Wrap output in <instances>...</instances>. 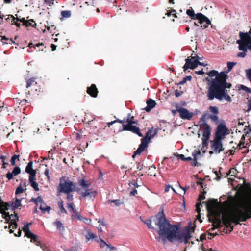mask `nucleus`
Returning a JSON list of instances; mask_svg holds the SVG:
<instances>
[{"instance_id": "f257e3e1", "label": "nucleus", "mask_w": 251, "mask_h": 251, "mask_svg": "<svg viewBox=\"0 0 251 251\" xmlns=\"http://www.w3.org/2000/svg\"><path fill=\"white\" fill-rule=\"evenodd\" d=\"M206 74L210 77L215 76L214 79H210L209 77L205 78L208 86L206 92L207 100L211 101L216 99L222 101L225 99L226 101L231 102L232 99L227 89H230L232 84L227 82L228 75L224 71L219 73L213 70L206 73Z\"/></svg>"}, {"instance_id": "f03ea898", "label": "nucleus", "mask_w": 251, "mask_h": 251, "mask_svg": "<svg viewBox=\"0 0 251 251\" xmlns=\"http://www.w3.org/2000/svg\"><path fill=\"white\" fill-rule=\"evenodd\" d=\"M156 226L159 227L158 233L164 240L167 238L170 242H173L177 240L180 243L185 242V236L183 231L179 233L177 226L171 225L166 219L163 210L158 212V214L153 218Z\"/></svg>"}, {"instance_id": "7ed1b4c3", "label": "nucleus", "mask_w": 251, "mask_h": 251, "mask_svg": "<svg viewBox=\"0 0 251 251\" xmlns=\"http://www.w3.org/2000/svg\"><path fill=\"white\" fill-rule=\"evenodd\" d=\"M251 218V204L243 206L242 208L224 213L222 216V223L226 228H229L228 233H231L233 230L232 223L239 224L240 222H245Z\"/></svg>"}, {"instance_id": "20e7f679", "label": "nucleus", "mask_w": 251, "mask_h": 251, "mask_svg": "<svg viewBox=\"0 0 251 251\" xmlns=\"http://www.w3.org/2000/svg\"><path fill=\"white\" fill-rule=\"evenodd\" d=\"M58 191L60 193H69L73 191L79 192L80 188L77 187L75 184L69 178L66 179L65 177L62 176L60 178Z\"/></svg>"}, {"instance_id": "39448f33", "label": "nucleus", "mask_w": 251, "mask_h": 251, "mask_svg": "<svg viewBox=\"0 0 251 251\" xmlns=\"http://www.w3.org/2000/svg\"><path fill=\"white\" fill-rule=\"evenodd\" d=\"M85 176H83L82 178H78L77 180L78 185L83 189L84 191H82L80 188V191L77 192L81 197L86 198L89 197H95L97 195V191L93 190V189H89V187L91 185V183L88 181L85 180Z\"/></svg>"}, {"instance_id": "423d86ee", "label": "nucleus", "mask_w": 251, "mask_h": 251, "mask_svg": "<svg viewBox=\"0 0 251 251\" xmlns=\"http://www.w3.org/2000/svg\"><path fill=\"white\" fill-rule=\"evenodd\" d=\"M130 114L128 115V118L126 119L127 124H123V130L129 131L132 132L137 134L139 137H143V134L141 133L140 128L133 124H137V121H134V116H132L129 118Z\"/></svg>"}, {"instance_id": "0eeeda50", "label": "nucleus", "mask_w": 251, "mask_h": 251, "mask_svg": "<svg viewBox=\"0 0 251 251\" xmlns=\"http://www.w3.org/2000/svg\"><path fill=\"white\" fill-rule=\"evenodd\" d=\"M240 40H238L236 43L239 44L238 48L240 50L243 51H247V49H249V43L247 39H248V32H243L240 31L239 32Z\"/></svg>"}, {"instance_id": "6e6552de", "label": "nucleus", "mask_w": 251, "mask_h": 251, "mask_svg": "<svg viewBox=\"0 0 251 251\" xmlns=\"http://www.w3.org/2000/svg\"><path fill=\"white\" fill-rule=\"evenodd\" d=\"M200 126L203 128L202 136L205 138L206 140L209 139L211 134V128L210 126L206 122L205 116L203 115L200 119Z\"/></svg>"}, {"instance_id": "1a4fd4ad", "label": "nucleus", "mask_w": 251, "mask_h": 251, "mask_svg": "<svg viewBox=\"0 0 251 251\" xmlns=\"http://www.w3.org/2000/svg\"><path fill=\"white\" fill-rule=\"evenodd\" d=\"M228 133V129L226 125L220 123L217 127L215 138L223 140L224 139L225 135Z\"/></svg>"}, {"instance_id": "9d476101", "label": "nucleus", "mask_w": 251, "mask_h": 251, "mask_svg": "<svg viewBox=\"0 0 251 251\" xmlns=\"http://www.w3.org/2000/svg\"><path fill=\"white\" fill-rule=\"evenodd\" d=\"M211 142V147L215 153H219L224 150L222 143V139L215 138Z\"/></svg>"}, {"instance_id": "9b49d317", "label": "nucleus", "mask_w": 251, "mask_h": 251, "mask_svg": "<svg viewBox=\"0 0 251 251\" xmlns=\"http://www.w3.org/2000/svg\"><path fill=\"white\" fill-rule=\"evenodd\" d=\"M179 111V117L183 120H191L195 114L190 112L187 109L183 107L180 108Z\"/></svg>"}, {"instance_id": "f8f14e48", "label": "nucleus", "mask_w": 251, "mask_h": 251, "mask_svg": "<svg viewBox=\"0 0 251 251\" xmlns=\"http://www.w3.org/2000/svg\"><path fill=\"white\" fill-rule=\"evenodd\" d=\"M10 206L8 202H4L0 205V213L2 214L3 218L5 219H10L11 217L14 216L13 214L10 215L9 212L5 211L9 209Z\"/></svg>"}, {"instance_id": "ddd939ff", "label": "nucleus", "mask_w": 251, "mask_h": 251, "mask_svg": "<svg viewBox=\"0 0 251 251\" xmlns=\"http://www.w3.org/2000/svg\"><path fill=\"white\" fill-rule=\"evenodd\" d=\"M157 133V129L152 127L148 130L146 133L145 136L141 139V140L149 144L150 140L153 138Z\"/></svg>"}, {"instance_id": "4468645a", "label": "nucleus", "mask_w": 251, "mask_h": 251, "mask_svg": "<svg viewBox=\"0 0 251 251\" xmlns=\"http://www.w3.org/2000/svg\"><path fill=\"white\" fill-rule=\"evenodd\" d=\"M201 151L200 150L197 151H195L192 153L193 158H192L191 157H186L185 161H191V163L192 166L197 167L201 165V164L197 162V160L198 159V156L201 155Z\"/></svg>"}, {"instance_id": "2eb2a0df", "label": "nucleus", "mask_w": 251, "mask_h": 251, "mask_svg": "<svg viewBox=\"0 0 251 251\" xmlns=\"http://www.w3.org/2000/svg\"><path fill=\"white\" fill-rule=\"evenodd\" d=\"M185 64L183 67L184 71H186L188 69H194L198 66L197 59L192 60L188 57L185 59Z\"/></svg>"}, {"instance_id": "dca6fc26", "label": "nucleus", "mask_w": 251, "mask_h": 251, "mask_svg": "<svg viewBox=\"0 0 251 251\" xmlns=\"http://www.w3.org/2000/svg\"><path fill=\"white\" fill-rule=\"evenodd\" d=\"M21 170L19 167L16 166L14 168L12 171L11 172L8 171L6 175V176L8 180H11L14 178V176H17L21 173Z\"/></svg>"}, {"instance_id": "f3484780", "label": "nucleus", "mask_w": 251, "mask_h": 251, "mask_svg": "<svg viewBox=\"0 0 251 251\" xmlns=\"http://www.w3.org/2000/svg\"><path fill=\"white\" fill-rule=\"evenodd\" d=\"M194 227H191L190 226H187L183 230L185 236V244L188 242L189 240L191 238V232H194Z\"/></svg>"}, {"instance_id": "a211bd4d", "label": "nucleus", "mask_w": 251, "mask_h": 251, "mask_svg": "<svg viewBox=\"0 0 251 251\" xmlns=\"http://www.w3.org/2000/svg\"><path fill=\"white\" fill-rule=\"evenodd\" d=\"M86 91L87 94L93 98H96L99 93L96 85L94 84H92L90 87H88Z\"/></svg>"}, {"instance_id": "6ab92c4d", "label": "nucleus", "mask_w": 251, "mask_h": 251, "mask_svg": "<svg viewBox=\"0 0 251 251\" xmlns=\"http://www.w3.org/2000/svg\"><path fill=\"white\" fill-rule=\"evenodd\" d=\"M17 20L23 23V25L25 26L26 27L31 26L33 27H35L36 26V24L33 19L26 20L25 18H23L22 19L17 18Z\"/></svg>"}, {"instance_id": "aec40b11", "label": "nucleus", "mask_w": 251, "mask_h": 251, "mask_svg": "<svg viewBox=\"0 0 251 251\" xmlns=\"http://www.w3.org/2000/svg\"><path fill=\"white\" fill-rule=\"evenodd\" d=\"M195 19L199 20V23L202 24L204 22L207 23V24H211L210 20L205 15L201 13H198L195 16Z\"/></svg>"}, {"instance_id": "412c9836", "label": "nucleus", "mask_w": 251, "mask_h": 251, "mask_svg": "<svg viewBox=\"0 0 251 251\" xmlns=\"http://www.w3.org/2000/svg\"><path fill=\"white\" fill-rule=\"evenodd\" d=\"M141 144L139 145L137 150L134 152L132 155V158H134L136 155H140L141 153L146 149L148 146V144L146 142L141 140Z\"/></svg>"}, {"instance_id": "4be33fe9", "label": "nucleus", "mask_w": 251, "mask_h": 251, "mask_svg": "<svg viewBox=\"0 0 251 251\" xmlns=\"http://www.w3.org/2000/svg\"><path fill=\"white\" fill-rule=\"evenodd\" d=\"M28 47L30 48H34L36 51H46V50H45V49L46 48V47L44 46L43 43H38L34 44L30 42L28 45Z\"/></svg>"}, {"instance_id": "5701e85b", "label": "nucleus", "mask_w": 251, "mask_h": 251, "mask_svg": "<svg viewBox=\"0 0 251 251\" xmlns=\"http://www.w3.org/2000/svg\"><path fill=\"white\" fill-rule=\"evenodd\" d=\"M25 172L29 174V176H34L36 175V170L33 169V162L29 161L26 166Z\"/></svg>"}, {"instance_id": "b1692460", "label": "nucleus", "mask_w": 251, "mask_h": 251, "mask_svg": "<svg viewBox=\"0 0 251 251\" xmlns=\"http://www.w3.org/2000/svg\"><path fill=\"white\" fill-rule=\"evenodd\" d=\"M206 193V192L204 191L203 192L201 193V194H200V195L199 196V198H198L197 200L199 202H198L196 204V210L197 212L198 213H200V212L201 211L200 206L201 205V201L202 200H204L205 198L204 194Z\"/></svg>"}, {"instance_id": "393cba45", "label": "nucleus", "mask_w": 251, "mask_h": 251, "mask_svg": "<svg viewBox=\"0 0 251 251\" xmlns=\"http://www.w3.org/2000/svg\"><path fill=\"white\" fill-rule=\"evenodd\" d=\"M147 106L144 108V109L147 112H150L153 107H154L156 105V102L154 100H152L151 99H149L147 100Z\"/></svg>"}, {"instance_id": "a878e982", "label": "nucleus", "mask_w": 251, "mask_h": 251, "mask_svg": "<svg viewBox=\"0 0 251 251\" xmlns=\"http://www.w3.org/2000/svg\"><path fill=\"white\" fill-rule=\"evenodd\" d=\"M27 237L30 239V242L31 243H34L36 246H39V245H41L39 237L38 235L32 233Z\"/></svg>"}, {"instance_id": "bb28decb", "label": "nucleus", "mask_w": 251, "mask_h": 251, "mask_svg": "<svg viewBox=\"0 0 251 251\" xmlns=\"http://www.w3.org/2000/svg\"><path fill=\"white\" fill-rule=\"evenodd\" d=\"M36 176H29V181L30 183L31 186L34 188V189L36 191H39V189L38 188V184L36 182Z\"/></svg>"}, {"instance_id": "cd10ccee", "label": "nucleus", "mask_w": 251, "mask_h": 251, "mask_svg": "<svg viewBox=\"0 0 251 251\" xmlns=\"http://www.w3.org/2000/svg\"><path fill=\"white\" fill-rule=\"evenodd\" d=\"M14 213V217L15 219L11 220L8 227L9 229H10L11 228H12V229H16L17 228L18 226L17 222L19 221V217L17 213H15V212Z\"/></svg>"}, {"instance_id": "c85d7f7f", "label": "nucleus", "mask_w": 251, "mask_h": 251, "mask_svg": "<svg viewBox=\"0 0 251 251\" xmlns=\"http://www.w3.org/2000/svg\"><path fill=\"white\" fill-rule=\"evenodd\" d=\"M32 225L31 223H27L26 224H25L24 227L22 228V230L25 233V236L26 237L28 236L32 233H33L29 229V226Z\"/></svg>"}, {"instance_id": "c756f323", "label": "nucleus", "mask_w": 251, "mask_h": 251, "mask_svg": "<svg viewBox=\"0 0 251 251\" xmlns=\"http://www.w3.org/2000/svg\"><path fill=\"white\" fill-rule=\"evenodd\" d=\"M243 191L247 197L251 198V187L249 183H247L245 185L243 188Z\"/></svg>"}, {"instance_id": "7c9ffc66", "label": "nucleus", "mask_w": 251, "mask_h": 251, "mask_svg": "<svg viewBox=\"0 0 251 251\" xmlns=\"http://www.w3.org/2000/svg\"><path fill=\"white\" fill-rule=\"evenodd\" d=\"M11 206L13 210H15L16 209H21V201L19 199H16L14 202H13Z\"/></svg>"}, {"instance_id": "2f4dec72", "label": "nucleus", "mask_w": 251, "mask_h": 251, "mask_svg": "<svg viewBox=\"0 0 251 251\" xmlns=\"http://www.w3.org/2000/svg\"><path fill=\"white\" fill-rule=\"evenodd\" d=\"M217 202V200L214 199H209L207 200L206 203V207L207 208H213L215 205V204Z\"/></svg>"}, {"instance_id": "473e14b6", "label": "nucleus", "mask_w": 251, "mask_h": 251, "mask_svg": "<svg viewBox=\"0 0 251 251\" xmlns=\"http://www.w3.org/2000/svg\"><path fill=\"white\" fill-rule=\"evenodd\" d=\"M40 209L43 213H45L46 212L50 213V211L51 209V208L50 206H47L46 203L43 201L40 205Z\"/></svg>"}, {"instance_id": "72a5a7b5", "label": "nucleus", "mask_w": 251, "mask_h": 251, "mask_svg": "<svg viewBox=\"0 0 251 251\" xmlns=\"http://www.w3.org/2000/svg\"><path fill=\"white\" fill-rule=\"evenodd\" d=\"M222 223V219L221 220L220 219H216L213 222L212 226H215V228H216V229L220 228L223 226Z\"/></svg>"}, {"instance_id": "f704fd0d", "label": "nucleus", "mask_w": 251, "mask_h": 251, "mask_svg": "<svg viewBox=\"0 0 251 251\" xmlns=\"http://www.w3.org/2000/svg\"><path fill=\"white\" fill-rule=\"evenodd\" d=\"M158 214V213L154 216H152L151 219L146 220L144 222V223L147 225V226L149 228H150V229H153L154 228V227L151 225V223H152V221H153L155 223V222L153 221V218L154 217H156Z\"/></svg>"}, {"instance_id": "c9c22d12", "label": "nucleus", "mask_w": 251, "mask_h": 251, "mask_svg": "<svg viewBox=\"0 0 251 251\" xmlns=\"http://www.w3.org/2000/svg\"><path fill=\"white\" fill-rule=\"evenodd\" d=\"M186 14L193 20H195V16H196L197 14H195L194 11L193 10L192 8L191 7L190 9H187L186 11Z\"/></svg>"}, {"instance_id": "e433bc0d", "label": "nucleus", "mask_w": 251, "mask_h": 251, "mask_svg": "<svg viewBox=\"0 0 251 251\" xmlns=\"http://www.w3.org/2000/svg\"><path fill=\"white\" fill-rule=\"evenodd\" d=\"M1 40L4 44H12L15 43V42L12 39H9L5 36L2 37Z\"/></svg>"}, {"instance_id": "4c0bfd02", "label": "nucleus", "mask_w": 251, "mask_h": 251, "mask_svg": "<svg viewBox=\"0 0 251 251\" xmlns=\"http://www.w3.org/2000/svg\"><path fill=\"white\" fill-rule=\"evenodd\" d=\"M74 214L72 215V219H77L78 220H82V217L81 216V214L79 212L76 211L75 210L74 212H73Z\"/></svg>"}, {"instance_id": "58836bf2", "label": "nucleus", "mask_w": 251, "mask_h": 251, "mask_svg": "<svg viewBox=\"0 0 251 251\" xmlns=\"http://www.w3.org/2000/svg\"><path fill=\"white\" fill-rule=\"evenodd\" d=\"M86 238L87 240L95 239L97 238V236L95 235L92 231L89 230L86 235Z\"/></svg>"}, {"instance_id": "ea45409f", "label": "nucleus", "mask_w": 251, "mask_h": 251, "mask_svg": "<svg viewBox=\"0 0 251 251\" xmlns=\"http://www.w3.org/2000/svg\"><path fill=\"white\" fill-rule=\"evenodd\" d=\"M54 225L56 226L57 228L59 230H64V227L63 224L60 221H56L54 223Z\"/></svg>"}, {"instance_id": "a19ab883", "label": "nucleus", "mask_w": 251, "mask_h": 251, "mask_svg": "<svg viewBox=\"0 0 251 251\" xmlns=\"http://www.w3.org/2000/svg\"><path fill=\"white\" fill-rule=\"evenodd\" d=\"M245 136H244V135H243L242 137H241V138L240 141V142L239 143V144H238V146H237L239 148V149H241V146H243V148H247V145L248 144L247 143L246 144V145L244 146V144H245Z\"/></svg>"}, {"instance_id": "79ce46f5", "label": "nucleus", "mask_w": 251, "mask_h": 251, "mask_svg": "<svg viewBox=\"0 0 251 251\" xmlns=\"http://www.w3.org/2000/svg\"><path fill=\"white\" fill-rule=\"evenodd\" d=\"M245 136H244V135H243L242 137H241V138L240 141V142L239 143V144H238V146H237L239 148V149H241V146H243V148H247V145L248 144L247 143L246 144V145L244 146V144H245Z\"/></svg>"}, {"instance_id": "37998d69", "label": "nucleus", "mask_w": 251, "mask_h": 251, "mask_svg": "<svg viewBox=\"0 0 251 251\" xmlns=\"http://www.w3.org/2000/svg\"><path fill=\"white\" fill-rule=\"evenodd\" d=\"M245 136H244V135H243L242 137H241V138L240 141V142L239 143V144H238V146H237L239 148V149H241V146H243V148H247V145L248 144L247 143L246 144V145L244 146V144H245Z\"/></svg>"}, {"instance_id": "c03bdc74", "label": "nucleus", "mask_w": 251, "mask_h": 251, "mask_svg": "<svg viewBox=\"0 0 251 251\" xmlns=\"http://www.w3.org/2000/svg\"><path fill=\"white\" fill-rule=\"evenodd\" d=\"M43 201V199L41 196H38L36 198H32L30 200L31 202H33L36 204H38V202L41 203Z\"/></svg>"}, {"instance_id": "a18cd8bd", "label": "nucleus", "mask_w": 251, "mask_h": 251, "mask_svg": "<svg viewBox=\"0 0 251 251\" xmlns=\"http://www.w3.org/2000/svg\"><path fill=\"white\" fill-rule=\"evenodd\" d=\"M19 157H20L19 155H16V154H14V155H13L12 156L11 160H10V162H11V164L12 166L15 165V164H16L15 160L16 159H18V160H19Z\"/></svg>"}, {"instance_id": "49530a36", "label": "nucleus", "mask_w": 251, "mask_h": 251, "mask_svg": "<svg viewBox=\"0 0 251 251\" xmlns=\"http://www.w3.org/2000/svg\"><path fill=\"white\" fill-rule=\"evenodd\" d=\"M108 202L109 203H115V205L117 206H119L123 204V202L121 201V200L119 199L117 200H108Z\"/></svg>"}, {"instance_id": "de8ad7c7", "label": "nucleus", "mask_w": 251, "mask_h": 251, "mask_svg": "<svg viewBox=\"0 0 251 251\" xmlns=\"http://www.w3.org/2000/svg\"><path fill=\"white\" fill-rule=\"evenodd\" d=\"M36 78L35 77H32L29 79H28L26 81V88H29L30 87L32 84L35 82Z\"/></svg>"}, {"instance_id": "09e8293b", "label": "nucleus", "mask_w": 251, "mask_h": 251, "mask_svg": "<svg viewBox=\"0 0 251 251\" xmlns=\"http://www.w3.org/2000/svg\"><path fill=\"white\" fill-rule=\"evenodd\" d=\"M209 109L211 113H214L216 115H217L219 113L218 108L215 106H210Z\"/></svg>"}, {"instance_id": "8fccbe9b", "label": "nucleus", "mask_w": 251, "mask_h": 251, "mask_svg": "<svg viewBox=\"0 0 251 251\" xmlns=\"http://www.w3.org/2000/svg\"><path fill=\"white\" fill-rule=\"evenodd\" d=\"M61 16L64 18H69L71 16V12L70 11H62L61 13Z\"/></svg>"}, {"instance_id": "3c124183", "label": "nucleus", "mask_w": 251, "mask_h": 251, "mask_svg": "<svg viewBox=\"0 0 251 251\" xmlns=\"http://www.w3.org/2000/svg\"><path fill=\"white\" fill-rule=\"evenodd\" d=\"M215 175H216V177L215 179L217 181H219L220 180L221 177L223 176L224 175L222 174L221 173L220 170L218 171H215Z\"/></svg>"}, {"instance_id": "603ef678", "label": "nucleus", "mask_w": 251, "mask_h": 251, "mask_svg": "<svg viewBox=\"0 0 251 251\" xmlns=\"http://www.w3.org/2000/svg\"><path fill=\"white\" fill-rule=\"evenodd\" d=\"M236 64V62H228L227 63L228 71H230L233 68V66Z\"/></svg>"}, {"instance_id": "864d4df0", "label": "nucleus", "mask_w": 251, "mask_h": 251, "mask_svg": "<svg viewBox=\"0 0 251 251\" xmlns=\"http://www.w3.org/2000/svg\"><path fill=\"white\" fill-rule=\"evenodd\" d=\"M24 190L22 188L21 184H20L19 186L16 188V190L15 191V194L18 195L19 194L24 192Z\"/></svg>"}, {"instance_id": "5fc2aeb1", "label": "nucleus", "mask_w": 251, "mask_h": 251, "mask_svg": "<svg viewBox=\"0 0 251 251\" xmlns=\"http://www.w3.org/2000/svg\"><path fill=\"white\" fill-rule=\"evenodd\" d=\"M71 192L65 193L66 195V199L69 202L72 201L73 200V195L71 193Z\"/></svg>"}, {"instance_id": "6e6d98bb", "label": "nucleus", "mask_w": 251, "mask_h": 251, "mask_svg": "<svg viewBox=\"0 0 251 251\" xmlns=\"http://www.w3.org/2000/svg\"><path fill=\"white\" fill-rule=\"evenodd\" d=\"M100 242L103 243L108 248H109L111 250H116V248L115 247H113L111 246L110 244H107L103 240L100 239Z\"/></svg>"}, {"instance_id": "4d7b16f0", "label": "nucleus", "mask_w": 251, "mask_h": 251, "mask_svg": "<svg viewBox=\"0 0 251 251\" xmlns=\"http://www.w3.org/2000/svg\"><path fill=\"white\" fill-rule=\"evenodd\" d=\"M248 36L249 38L248 39H247L249 43V49L250 50H251V28H250V30L249 31V32H248Z\"/></svg>"}, {"instance_id": "13d9d810", "label": "nucleus", "mask_w": 251, "mask_h": 251, "mask_svg": "<svg viewBox=\"0 0 251 251\" xmlns=\"http://www.w3.org/2000/svg\"><path fill=\"white\" fill-rule=\"evenodd\" d=\"M58 206L60 209V211L62 213H67V211L66 210V209L64 208V206H63V202H59L58 203Z\"/></svg>"}, {"instance_id": "bf43d9fd", "label": "nucleus", "mask_w": 251, "mask_h": 251, "mask_svg": "<svg viewBox=\"0 0 251 251\" xmlns=\"http://www.w3.org/2000/svg\"><path fill=\"white\" fill-rule=\"evenodd\" d=\"M39 246H40L44 251H51L50 248L46 245L41 243V245H39Z\"/></svg>"}, {"instance_id": "052dcab7", "label": "nucleus", "mask_w": 251, "mask_h": 251, "mask_svg": "<svg viewBox=\"0 0 251 251\" xmlns=\"http://www.w3.org/2000/svg\"><path fill=\"white\" fill-rule=\"evenodd\" d=\"M245 72L248 79L251 80V68L246 70Z\"/></svg>"}, {"instance_id": "680f3d73", "label": "nucleus", "mask_w": 251, "mask_h": 251, "mask_svg": "<svg viewBox=\"0 0 251 251\" xmlns=\"http://www.w3.org/2000/svg\"><path fill=\"white\" fill-rule=\"evenodd\" d=\"M10 17H11V18H12V19H13V23L12 24L15 25H16V26H17V27H19H19H20V26H21V24H20V23H18V22H15V20L16 19L17 20V18H15V17H14V16H13V15H10Z\"/></svg>"}, {"instance_id": "e2e57ef3", "label": "nucleus", "mask_w": 251, "mask_h": 251, "mask_svg": "<svg viewBox=\"0 0 251 251\" xmlns=\"http://www.w3.org/2000/svg\"><path fill=\"white\" fill-rule=\"evenodd\" d=\"M240 88L241 89L245 91L246 92L250 93V92H251V89L245 85H241L240 86Z\"/></svg>"}, {"instance_id": "0e129e2a", "label": "nucleus", "mask_w": 251, "mask_h": 251, "mask_svg": "<svg viewBox=\"0 0 251 251\" xmlns=\"http://www.w3.org/2000/svg\"><path fill=\"white\" fill-rule=\"evenodd\" d=\"M68 208L70 209L71 211L74 212L75 210V209L74 208V204L73 203H68L67 204Z\"/></svg>"}, {"instance_id": "69168bd1", "label": "nucleus", "mask_w": 251, "mask_h": 251, "mask_svg": "<svg viewBox=\"0 0 251 251\" xmlns=\"http://www.w3.org/2000/svg\"><path fill=\"white\" fill-rule=\"evenodd\" d=\"M116 122H118V123H122V121H121V120H120V119H117L116 120H114L113 121H111V122H108L107 123V125L108 126V127H110V126L111 125H112L113 124L116 123Z\"/></svg>"}, {"instance_id": "338daca9", "label": "nucleus", "mask_w": 251, "mask_h": 251, "mask_svg": "<svg viewBox=\"0 0 251 251\" xmlns=\"http://www.w3.org/2000/svg\"><path fill=\"white\" fill-rule=\"evenodd\" d=\"M27 103V100L25 99H23L22 100H21L19 102V105H20L21 106L25 105Z\"/></svg>"}, {"instance_id": "774afa93", "label": "nucleus", "mask_w": 251, "mask_h": 251, "mask_svg": "<svg viewBox=\"0 0 251 251\" xmlns=\"http://www.w3.org/2000/svg\"><path fill=\"white\" fill-rule=\"evenodd\" d=\"M251 110V99L248 101V109L247 111Z\"/></svg>"}]
</instances>
